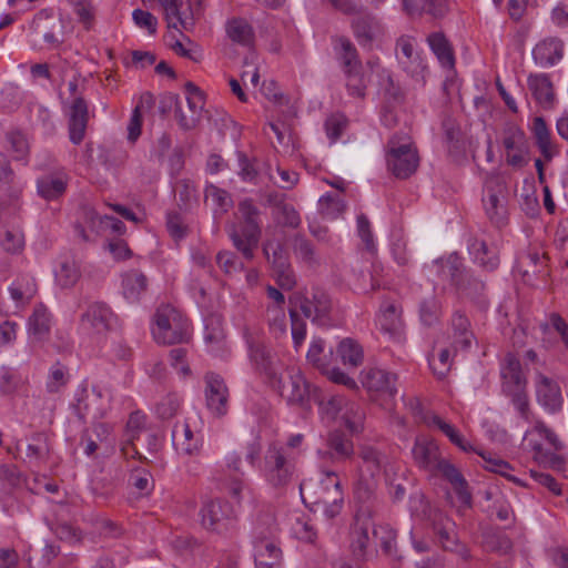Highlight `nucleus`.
<instances>
[{
    "label": "nucleus",
    "mask_w": 568,
    "mask_h": 568,
    "mask_svg": "<svg viewBox=\"0 0 568 568\" xmlns=\"http://www.w3.org/2000/svg\"><path fill=\"white\" fill-rule=\"evenodd\" d=\"M234 216L235 222L229 226L230 239L243 257L251 261L262 234L260 210L252 200L245 199L239 202Z\"/></svg>",
    "instance_id": "nucleus-1"
},
{
    "label": "nucleus",
    "mask_w": 568,
    "mask_h": 568,
    "mask_svg": "<svg viewBox=\"0 0 568 568\" xmlns=\"http://www.w3.org/2000/svg\"><path fill=\"white\" fill-rule=\"evenodd\" d=\"M300 490L304 499L308 495L314 505L322 507L327 518H334L342 511L344 494L335 471L322 470L318 479L301 483Z\"/></svg>",
    "instance_id": "nucleus-2"
},
{
    "label": "nucleus",
    "mask_w": 568,
    "mask_h": 568,
    "mask_svg": "<svg viewBox=\"0 0 568 568\" xmlns=\"http://www.w3.org/2000/svg\"><path fill=\"white\" fill-rule=\"evenodd\" d=\"M386 163L397 179H407L417 171L419 155L409 134L399 132L387 142Z\"/></svg>",
    "instance_id": "nucleus-3"
},
{
    "label": "nucleus",
    "mask_w": 568,
    "mask_h": 568,
    "mask_svg": "<svg viewBox=\"0 0 568 568\" xmlns=\"http://www.w3.org/2000/svg\"><path fill=\"white\" fill-rule=\"evenodd\" d=\"M189 331V321L175 307L162 305L156 310L152 334L158 343L172 345L186 342Z\"/></svg>",
    "instance_id": "nucleus-4"
},
{
    "label": "nucleus",
    "mask_w": 568,
    "mask_h": 568,
    "mask_svg": "<svg viewBox=\"0 0 568 568\" xmlns=\"http://www.w3.org/2000/svg\"><path fill=\"white\" fill-rule=\"evenodd\" d=\"M116 316L103 302L90 303L79 318V331L88 338L101 342L112 331Z\"/></svg>",
    "instance_id": "nucleus-5"
},
{
    "label": "nucleus",
    "mask_w": 568,
    "mask_h": 568,
    "mask_svg": "<svg viewBox=\"0 0 568 568\" xmlns=\"http://www.w3.org/2000/svg\"><path fill=\"white\" fill-rule=\"evenodd\" d=\"M112 390L108 385L94 384L91 390L83 387L73 405L75 414L81 420L87 418L102 419L111 409Z\"/></svg>",
    "instance_id": "nucleus-6"
},
{
    "label": "nucleus",
    "mask_w": 568,
    "mask_h": 568,
    "mask_svg": "<svg viewBox=\"0 0 568 568\" xmlns=\"http://www.w3.org/2000/svg\"><path fill=\"white\" fill-rule=\"evenodd\" d=\"M296 466L285 449L277 445H270L264 456L263 476L275 488L285 487L295 477Z\"/></svg>",
    "instance_id": "nucleus-7"
},
{
    "label": "nucleus",
    "mask_w": 568,
    "mask_h": 568,
    "mask_svg": "<svg viewBox=\"0 0 568 568\" xmlns=\"http://www.w3.org/2000/svg\"><path fill=\"white\" fill-rule=\"evenodd\" d=\"M321 412L329 419H339L353 434L363 430L365 413L358 403L351 402L343 396L336 395L332 396L326 402L321 403Z\"/></svg>",
    "instance_id": "nucleus-8"
},
{
    "label": "nucleus",
    "mask_w": 568,
    "mask_h": 568,
    "mask_svg": "<svg viewBox=\"0 0 568 568\" xmlns=\"http://www.w3.org/2000/svg\"><path fill=\"white\" fill-rule=\"evenodd\" d=\"M268 383L290 404H302L308 396V384L297 367H281Z\"/></svg>",
    "instance_id": "nucleus-9"
},
{
    "label": "nucleus",
    "mask_w": 568,
    "mask_h": 568,
    "mask_svg": "<svg viewBox=\"0 0 568 568\" xmlns=\"http://www.w3.org/2000/svg\"><path fill=\"white\" fill-rule=\"evenodd\" d=\"M374 529L375 523L371 508H359L351 532V548L357 558L367 559L374 552Z\"/></svg>",
    "instance_id": "nucleus-10"
},
{
    "label": "nucleus",
    "mask_w": 568,
    "mask_h": 568,
    "mask_svg": "<svg viewBox=\"0 0 568 568\" xmlns=\"http://www.w3.org/2000/svg\"><path fill=\"white\" fill-rule=\"evenodd\" d=\"M507 189L499 176L493 175L486 180L483 195V205L487 217L497 226L506 223L507 219Z\"/></svg>",
    "instance_id": "nucleus-11"
},
{
    "label": "nucleus",
    "mask_w": 568,
    "mask_h": 568,
    "mask_svg": "<svg viewBox=\"0 0 568 568\" xmlns=\"http://www.w3.org/2000/svg\"><path fill=\"white\" fill-rule=\"evenodd\" d=\"M527 435H537L548 444V447H544L541 443L532 444L534 457L537 462L552 468H560L564 465V458L558 454L564 448V444L545 423L537 422L534 428L527 432Z\"/></svg>",
    "instance_id": "nucleus-12"
},
{
    "label": "nucleus",
    "mask_w": 568,
    "mask_h": 568,
    "mask_svg": "<svg viewBox=\"0 0 568 568\" xmlns=\"http://www.w3.org/2000/svg\"><path fill=\"white\" fill-rule=\"evenodd\" d=\"M500 143L509 166L521 169L528 163L529 143L521 128L514 123L506 124L500 133Z\"/></svg>",
    "instance_id": "nucleus-13"
},
{
    "label": "nucleus",
    "mask_w": 568,
    "mask_h": 568,
    "mask_svg": "<svg viewBox=\"0 0 568 568\" xmlns=\"http://www.w3.org/2000/svg\"><path fill=\"white\" fill-rule=\"evenodd\" d=\"M361 376L363 387L374 399H390L395 396L397 392L395 374L374 367L363 371Z\"/></svg>",
    "instance_id": "nucleus-14"
},
{
    "label": "nucleus",
    "mask_w": 568,
    "mask_h": 568,
    "mask_svg": "<svg viewBox=\"0 0 568 568\" xmlns=\"http://www.w3.org/2000/svg\"><path fill=\"white\" fill-rule=\"evenodd\" d=\"M168 100L170 104H174V118L179 126L184 131L195 129L200 123L204 108L202 94L186 95L185 103L175 94H170Z\"/></svg>",
    "instance_id": "nucleus-15"
},
{
    "label": "nucleus",
    "mask_w": 568,
    "mask_h": 568,
    "mask_svg": "<svg viewBox=\"0 0 568 568\" xmlns=\"http://www.w3.org/2000/svg\"><path fill=\"white\" fill-rule=\"evenodd\" d=\"M432 526L443 549L455 552L463 559H468L469 551L467 547L458 540L455 530V523L449 517L442 511L436 510L434 513Z\"/></svg>",
    "instance_id": "nucleus-16"
},
{
    "label": "nucleus",
    "mask_w": 568,
    "mask_h": 568,
    "mask_svg": "<svg viewBox=\"0 0 568 568\" xmlns=\"http://www.w3.org/2000/svg\"><path fill=\"white\" fill-rule=\"evenodd\" d=\"M300 310L313 323L327 325L332 311V301L325 291L313 288L311 292H306L300 300Z\"/></svg>",
    "instance_id": "nucleus-17"
},
{
    "label": "nucleus",
    "mask_w": 568,
    "mask_h": 568,
    "mask_svg": "<svg viewBox=\"0 0 568 568\" xmlns=\"http://www.w3.org/2000/svg\"><path fill=\"white\" fill-rule=\"evenodd\" d=\"M410 406L414 415L419 418L426 426L440 430L455 446H457L463 452H475L474 446L464 438V436L454 425L444 420L436 414H424L418 400H410Z\"/></svg>",
    "instance_id": "nucleus-18"
},
{
    "label": "nucleus",
    "mask_w": 568,
    "mask_h": 568,
    "mask_svg": "<svg viewBox=\"0 0 568 568\" xmlns=\"http://www.w3.org/2000/svg\"><path fill=\"white\" fill-rule=\"evenodd\" d=\"M396 57L398 63L412 77L423 75L426 63L416 49V40L409 36H402L396 42Z\"/></svg>",
    "instance_id": "nucleus-19"
},
{
    "label": "nucleus",
    "mask_w": 568,
    "mask_h": 568,
    "mask_svg": "<svg viewBox=\"0 0 568 568\" xmlns=\"http://www.w3.org/2000/svg\"><path fill=\"white\" fill-rule=\"evenodd\" d=\"M412 455L415 464L430 475L445 459L436 440L425 436H418L415 439Z\"/></svg>",
    "instance_id": "nucleus-20"
},
{
    "label": "nucleus",
    "mask_w": 568,
    "mask_h": 568,
    "mask_svg": "<svg viewBox=\"0 0 568 568\" xmlns=\"http://www.w3.org/2000/svg\"><path fill=\"white\" fill-rule=\"evenodd\" d=\"M231 516L232 508L222 499L209 500L200 510L201 525L207 530L217 532L227 528Z\"/></svg>",
    "instance_id": "nucleus-21"
},
{
    "label": "nucleus",
    "mask_w": 568,
    "mask_h": 568,
    "mask_svg": "<svg viewBox=\"0 0 568 568\" xmlns=\"http://www.w3.org/2000/svg\"><path fill=\"white\" fill-rule=\"evenodd\" d=\"M205 399L207 408L216 416H223L229 408V388L223 378L214 373L205 375Z\"/></svg>",
    "instance_id": "nucleus-22"
},
{
    "label": "nucleus",
    "mask_w": 568,
    "mask_h": 568,
    "mask_svg": "<svg viewBox=\"0 0 568 568\" xmlns=\"http://www.w3.org/2000/svg\"><path fill=\"white\" fill-rule=\"evenodd\" d=\"M447 268L453 284L462 295L473 298L483 292L485 287L484 283L474 278L469 272L463 267L457 256L449 257Z\"/></svg>",
    "instance_id": "nucleus-23"
},
{
    "label": "nucleus",
    "mask_w": 568,
    "mask_h": 568,
    "mask_svg": "<svg viewBox=\"0 0 568 568\" xmlns=\"http://www.w3.org/2000/svg\"><path fill=\"white\" fill-rule=\"evenodd\" d=\"M89 121L88 103L83 97H77L70 101L68 130L73 144H80L85 135Z\"/></svg>",
    "instance_id": "nucleus-24"
},
{
    "label": "nucleus",
    "mask_w": 568,
    "mask_h": 568,
    "mask_svg": "<svg viewBox=\"0 0 568 568\" xmlns=\"http://www.w3.org/2000/svg\"><path fill=\"white\" fill-rule=\"evenodd\" d=\"M432 476H442L453 486L462 507L469 508L471 506L468 484L460 470L448 459L445 458Z\"/></svg>",
    "instance_id": "nucleus-25"
},
{
    "label": "nucleus",
    "mask_w": 568,
    "mask_h": 568,
    "mask_svg": "<svg viewBox=\"0 0 568 568\" xmlns=\"http://www.w3.org/2000/svg\"><path fill=\"white\" fill-rule=\"evenodd\" d=\"M172 443L180 455L194 456L200 453L202 438L189 423H176L172 430Z\"/></svg>",
    "instance_id": "nucleus-26"
},
{
    "label": "nucleus",
    "mask_w": 568,
    "mask_h": 568,
    "mask_svg": "<svg viewBox=\"0 0 568 568\" xmlns=\"http://www.w3.org/2000/svg\"><path fill=\"white\" fill-rule=\"evenodd\" d=\"M253 551L256 568H282V550L273 539L255 538Z\"/></svg>",
    "instance_id": "nucleus-27"
},
{
    "label": "nucleus",
    "mask_w": 568,
    "mask_h": 568,
    "mask_svg": "<svg viewBox=\"0 0 568 568\" xmlns=\"http://www.w3.org/2000/svg\"><path fill=\"white\" fill-rule=\"evenodd\" d=\"M536 396L538 403L550 413L559 412L562 407L564 398L559 385L541 374L537 376Z\"/></svg>",
    "instance_id": "nucleus-28"
},
{
    "label": "nucleus",
    "mask_w": 568,
    "mask_h": 568,
    "mask_svg": "<svg viewBox=\"0 0 568 568\" xmlns=\"http://www.w3.org/2000/svg\"><path fill=\"white\" fill-rule=\"evenodd\" d=\"M564 57V42L558 38H547L532 49V58L541 68H549Z\"/></svg>",
    "instance_id": "nucleus-29"
},
{
    "label": "nucleus",
    "mask_w": 568,
    "mask_h": 568,
    "mask_svg": "<svg viewBox=\"0 0 568 568\" xmlns=\"http://www.w3.org/2000/svg\"><path fill=\"white\" fill-rule=\"evenodd\" d=\"M381 329L394 339L399 341L403 335L404 323L402 310L394 303H386L382 306L377 317Z\"/></svg>",
    "instance_id": "nucleus-30"
},
{
    "label": "nucleus",
    "mask_w": 568,
    "mask_h": 568,
    "mask_svg": "<svg viewBox=\"0 0 568 568\" xmlns=\"http://www.w3.org/2000/svg\"><path fill=\"white\" fill-rule=\"evenodd\" d=\"M68 182V175L62 172L43 175L37 181L38 194L45 201L58 200L65 193Z\"/></svg>",
    "instance_id": "nucleus-31"
},
{
    "label": "nucleus",
    "mask_w": 568,
    "mask_h": 568,
    "mask_svg": "<svg viewBox=\"0 0 568 568\" xmlns=\"http://www.w3.org/2000/svg\"><path fill=\"white\" fill-rule=\"evenodd\" d=\"M358 456L362 460L359 474L375 478L387 464V456L371 445H362L358 448Z\"/></svg>",
    "instance_id": "nucleus-32"
},
{
    "label": "nucleus",
    "mask_w": 568,
    "mask_h": 568,
    "mask_svg": "<svg viewBox=\"0 0 568 568\" xmlns=\"http://www.w3.org/2000/svg\"><path fill=\"white\" fill-rule=\"evenodd\" d=\"M354 36L363 47L371 45L383 34V27L376 17L367 14L355 19L352 23Z\"/></svg>",
    "instance_id": "nucleus-33"
},
{
    "label": "nucleus",
    "mask_w": 568,
    "mask_h": 568,
    "mask_svg": "<svg viewBox=\"0 0 568 568\" xmlns=\"http://www.w3.org/2000/svg\"><path fill=\"white\" fill-rule=\"evenodd\" d=\"M146 288L148 278L141 271L130 270L122 274V293L129 302H138Z\"/></svg>",
    "instance_id": "nucleus-34"
},
{
    "label": "nucleus",
    "mask_w": 568,
    "mask_h": 568,
    "mask_svg": "<svg viewBox=\"0 0 568 568\" xmlns=\"http://www.w3.org/2000/svg\"><path fill=\"white\" fill-rule=\"evenodd\" d=\"M51 329V315L48 308L42 305H36L28 321V333L34 341H44Z\"/></svg>",
    "instance_id": "nucleus-35"
},
{
    "label": "nucleus",
    "mask_w": 568,
    "mask_h": 568,
    "mask_svg": "<svg viewBox=\"0 0 568 568\" xmlns=\"http://www.w3.org/2000/svg\"><path fill=\"white\" fill-rule=\"evenodd\" d=\"M532 135L537 148L546 161H550L557 153V149L552 142L551 133L541 116H537L532 122Z\"/></svg>",
    "instance_id": "nucleus-36"
},
{
    "label": "nucleus",
    "mask_w": 568,
    "mask_h": 568,
    "mask_svg": "<svg viewBox=\"0 0 568 568\" xmlns=\"http://www.w3.org/2000/svg\"><path fill=\"white\" fill-rule=\"evenodd\" d=\"M500 373L505 392H510L511 388L525 387L526 379L521 373L520 362L515 355H506Z\"/></svg>",
    "instance_id": "nucleus-37"
},
{
    "label": "nucleus",
    "mask_w": 568,
    "mask_h": 568,
    "mask_svg": "<svg viewBox=\"0 0 568 568\" xmlns=\"http://www.w3.org/2000/svg\"><path fill=\"white\" fill-rule=\"evenodd\" d=\"M528 88L535 100L541 105H550L554 101V87L547 74H530L527 79Z\"/></svg>",
    "instance_id": "nucleus-38"
},
{
    "label": "nucleus",
    "mask_w": 568,
    "mask_h": 568,
    "mask_svg": "<svg viewBox=\"0 0 568 568\" xmlns=\"http://www.w3.org/2000/svg\"><path fill=\"white\" fill-rule=\"evenodd\" d=\"M9 292L17 303L27 304L38 292L37 281L30 274H20L10 285Z\"/></svg>",
    "instance_id": "nucleus-39"
},
{
    "label": "nucleus",
    "mask_w": 568,
    "mask_h": 568,
    "mask_svg": "<svg viewBox=\"0 0 568 568\" xmlns=\"http://www.w3.org/2000/svg\"><path fill=\"white\" fill-rule=\"evenodd\" d=\"M334 50L342 63L343 72L363 67L357 50L349 39L345 37L336 38L334 40Z\"/></svg>",
    "instance_id": "nucleus-40"
},
{
    "label": "nucleus",
    "mask_w": 568,
    "mask_h": 568,
    "mask_svg": "<svg viewBox=\"0 0 568 568\" xmlns=\"http://www.w3.org/2000/svg\"><path fill=\"white\" fill-rule=\"evenodd\" d=\"M469 253L474 262L486 271H494L499 264V257L495 248L489 247L484 241L473 240L469 244Z\"/></svg>",
    "instance_id": "nucleus-41"
},
{
    "label": "nucleus",
    "mask_w": 568,
    "mask_h": 568,
    "mask_svg": "<svg viewBox=\"0 0 568 568\" xmlns=\"http://www.w3.org/2000/svg\"><path fill=\"white\" fill-rule=\"evenodd\" d=\"M469 327L470 323L467 316L463 314L460 311H456L452 317L455 351L466 349L470 346L474 335Z\"/></svg>",
    "instance_id": "nucleus-42"
},
{
    "label": "nucleus",
    "mask_w": 568,
    "mask_h": 568,
    "mask_svg": "<svg viewBox=\"0 0 568 568\" xmlns=\"http://www.w3.org/2000/svg\"><path fill=\"white\" fill-rule=\"evenodd\" d=\"M427 42L444 68L452 69L455 64V57L449 41L440 32H434L428 36Z\"/></svg>",
    "instance_id": "nucleus-43"
},
{
    "label": "nucleus",
    "mask_w": 568,
    "mask_h": 568,
    "mask_svg": "<svg viewBox=\"0 0 568 568\" xmlns=\"http://www.w3.org/2000/svg\"><path fill=\"white\" fill-rule=\"evenodd\" d=\"M250 356L256 368L264 373L267 379L275 376L282 366L278 364L275 356L262 346L252 348Z\"/></svg>",
    "instance_id": "nucleus-44"
},
{
    "label": "nucleus",
    "mask_w": 568,
    "mask_h": 568,
    "mask_svg": "<svg viewBox=\"0 0 568 568\" xmlns=\"http://www.w3.org/2000/svg\"><path fill=\"white\" fill-rule=\"evenodd\" d=\"M57 284L62 288H69L77 284L80 278V271L72 258H63L54 270Z\"/></svg>",
    "instance_id": "nucleus-45"
},
{
    "label": "nucleus",
    "mask_w": 568,
    "mask_h": 568,
    "mask_svg": "<svg viewBox=\"0 0 568 568\" xmlns=\"http://www.w3.org/2000/svg\"><path fill=\"white\" fill-rule=\"evenodd\" d=\"M337 354L344 365L357 367L362 364L364 353L362 346L352 338H344L337 346Z\"/></svg>",
    "instance_id": "nucleus-46"
},
{
    "label": "nucleus",
    "mask_w": 568,
    "mask_h": 568,
    "mask_svg": "<svg viewBox=\"0 0 568 568\" xmlns=\"http://www.w3.org/2000/svg\"><path fill=\"white\" fill-rule=\"evenodd\" d=\"M226 32L229 38L242 45H250L253 42V29L244 19H232L227 22Z\"/></svg>",
    "instance_id": "nucleus-47"
},
{
    "label": "nucleus",
    "mask_w": 568,
    "mask_h": 568,
    "mask_svg": "<svg viewBox=\"0 0 568 568\" xmlns=\"http://www.w3.org/2000/svg\"><path fill=\"white\" fill-rule=\"evenodd\" d=\"M475 453H477L478 455H480L484 459V467L491 471V473H496V474H499L500 476L507 478L508 480L513 481L514 484L518 485V486H526V484L518 477L516 476H513L510 474V471L513 470V467L511 465L501 459V458H498V457H493L490 455L486 456L484 453L481 452H478L475 449Z\"/></svg>",
    "instance_id": "nucleus-48"
},
{
    "label": "nucleus",
    "mask_w": 568,
    "mask_h": 568,
    "mask_svg": "<svg viewBox=\"0 0 568 568\" xmlns=\"http://www.w3.org/2000/svg\"><path fill=\"white\" fill-rule=\"evenodd\" d=\"M69 369L61 363H55L50 367L45 388L51 394L60 393L69 383Z\"/></svg>",
    "instance_id": "nucleus-49"
},
{
    "label": "nucleus",
    "mask_w": 568,
    "mask_h": 568,
    "mask_svg": "<svg viewBox=\"0 0 568 568\" xmlns=\"http://www.w3.org/2000/svg\"><path fill=\"white\" fill-rule=\"evenodd\" d=\"M348 93L355 98H364L368 78L364 74L363 67L343 72Z\"/></svg>",
    "instance_id": "nucleus-50"
},
{
    "label": "nucleus",
    "mask_w": 568,
    "mask_h": 568,
    "mask_svg": "<svg viewBox=\"0 0 568 568\" xmlns=\"http://www.w3.org/2000/svg\"><path fill=\"white\" fill-rule=\"evenodd\" d=\"M345 203L342 197L325 194L318 200V212L323 219L335 220L345 211Z\"/></svg>",
    "instance_id": "nucleus-51"
},
{
    "label": "nucleus",
    "mask_w": 568,
    "mask_h": 568,
    "mask_svg": "<svg viewBox=\"0 0 568 568\" xmlns=\"http://www.w3.org/2000/svg\"><path fill=\"white\" fill-rule=\"evenodd\" d=\"M266 318L270 329L275 335V337L286 336L287 321L284 306L268 305L266 308Z\"/></svg>",
    "instance_id": "nucleus-52"
},
{
    "label": "nucleus",
    "mask_w": 568,
    "mask_h": 568,
    "mask_svg": "<svg viewBox=\"0 0 568 568\" xmlns=\"http://www.w3.org/2000/svg\"><path fill=\"white\" fill-rule=\"evenodd\" d=\"M49 454V446L43 435L38 434L33 437V443L28 444L26 448V458L32 466L42 464Z\"/></svg>",
    "instance_id": "nucleus-53"
},
{
    "label": "nucleus",
    "mask_w": 568,
    "mask_h": 568,
    "mask_svg": "<svg viewBox=\"0 0 568 568\" xmlns=\"http://www.w3.org/2000/svg\"><path fill=\"white\" fill-rule=\"evenodd\" d=\"M204 197L206 202L211 201L216 210H220L222 213L227 212L233 204L231 195L225 190L213 184L205 187Z\"/></svg>",
    "instance_id": "nucleus-54"
},
{
    "label": "nucleus",
    "mask_w": 568,
    "mask_h": 568,
    "mask_svg": "<svg viewBox=\"0 0 568 568\" xmlns=\"http://www.w3.org/2000/svg\"><path fill=\"white\" fill-rule=\"evenodd\" d=\"M442 313V306L435 296H429L420 302L419 317L420 321L427 325H434Z\"/></svg>",
    "instance_id": "nucleus-55"
},
{
    "label": "nucleus",
    "mask_w": 568,
    "mask_h": 568,
    "mask_svg": "<svg viewBox=\"0 0 568 568\" xmlns=\"http://www.w3.org/2000/svg\"><path fill=\"white\" fill-rule=\"evenodd\" d=\"M9 144V152L12 158L18 161H23L29 154V142L26 135L21 132H10L7 136Z\"/></svg>",
    "instance_id": "nucleus-56"
},
{
    "label": "nucleus",
    "mask_w": 568,
    "mask_h": 568,
    "mask_svg": "<svg viewBox=\"0 0 568 568\" xmlns=\"http://www.w3.org/2000/svg\"><path fill=\"white\" fill-rule=\"evenodd\" d=\"M375 486L374 478H369L365 474H359V479L354 488L355 499L361 504L368 503L374 496ZM363 507L366 506L363 505ZM359 508H362V506Z\"/></svg>",
    "instance_id": "nucleus-57"
},
{
    "label": "nucleus",
    "mask_w": 568,
    "mask_h": 568,
    "mask_svg": "<svg viewBox=\"0 0 568 568\" xmlns=\"http://www.w3.org/2000/svg\"><path fill=\"white\" fill-rule=\"evenodd\" d=\"M164 10L165 19L169 27L178 28V24H183L181 17V9L184 0H158Z\"/></svg>",
    "instance_id": "nucleus-58"
},
{
    "label": "nucleus",
    "mask_w": 568,
    "mask_h": 568,
    "mask_svg": "<svg viewBox=\"0 0 568 568\" xmlns=\"http://www.w3.org/2000/svg\"><path fill=\"white\" fill-rule=\"evenodd\" d=\"M409 509L413 516L419 518H427L433 521L434 513L436 510H432L425 496L420 493H416L409 497Z\"/></svg>",
    "instance_id": "nucleus-59"
},
{
    "label": "nucleus",
    "mask_w": 568,
    "mask_h": 568,
    "mask_svg": "<svg viewBox=\"0 0 568 568\" xmlns=\"http://www.w3.org/2000/svg\"><path fill=\"white\" fill-rule=\"evenodd\" d=\"M450 357V349L442 348L439 349L437 357L433 356L429 359L430 368L438 378H444L448 374L452 366Z\"/></svg>",
    "instance_id": "nucleus-60"
},
{
    "label": "nucleus",
    "mask_w": 568,
    "mask_h": 568,
    "mask_svg": "<svg viewBox=\"0 0 568 568\" xmlns=\"http://www.w3.org/2000/svg\"><path fill=\"white\" fill-rule=\"evenodd\" d=\"M273 271L276 282L281 288L290 291L295 286V275L288 262L283 264V262L280 261L278 266L273 267Z\"/></svg>",
    "instance_id": "nucleus-61"
},
{
    "label": "nucleus",
    "mask_w": 568,
    "mask_h": 568,
    "mask_svg": "<svg viewBox=\"0 0 568 568\" xmlns=\"http://www.w3.org/2000/svg\"><path fill=\"white\" fill-rule=\"evenodd\" d=\"M1 246L8 253H20L24 246V235L20 230H8L1 240Z\"/></svg>",
    "instance_id": "nucleus-62"
},
{
    "label": "nucleus",
    "mask_w": 568,
    "mask_h": 568,
    "mask_svg": "<svg viewBox=\"0 0 568 568\" xmlns=\"http://www.w3.org/2000/svg\"><path fill=\"white\" fill-rule=\"evenodd\" d=\"M325 344L321 338L313 339L307 352V359L320 371L326 367L329 362L324 353Z\"/></svg>",
    "instance_id": "nucleus-63"
},
{
    "label": "nucleus",
    "mask_w": 568,
    "mask_h": 568,
    "mask_svg": "<svg viewBox=\"0 0 568 568\" xmlns=\"http://www.w3.org/2000/svg\"><path fill=\"white\" fill-rule=\"evenodd\" d=\"M328 447L337 455L338 459H347L354 454L352 440L341 435L331 436L328 439Z\"/></svg>",
    "instance_id": "nucleus-64"
}]
</instances>
